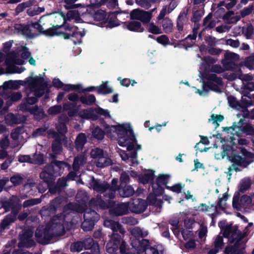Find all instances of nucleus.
I'll use <instances>...</instances> for the list:
<instances>
[{"label": "nucleus", "mask_w": 254, "mask_h": 254, "mask_svg": "<svg viewBox=\"0 0 254 254\" xmlns=\"http://www.w3.org/2000/svg\"><path fill=\"white\" fill-rule=\"evenodd\" d=\"M111 130L116 131L118 137V143L121 146H126L128 151L132 150L136 145L137 150L141 149L140 145L136 144V139L129 124L119 125L109 127Z\"/></svg>", "instance_id": "nucleus-1"}, {"label": "nucleus", "mask_w": 254, "mask_h": 254, "mask_svg": "<svg viewBox=\"0 0 254 254\" xmlns=\"http://www.w3.org/2000/svg\"><path fill=\"white\" fill-rule=\"evenodd\" d=\"M223 236L228 239L230 243H234L232 247H227L225 249L226 254H244L245 243L242 240L243 235L238 230L236 226H228L224 230Z\"/></svg>", "instance_id": "nucleus-2"}, {"label": "nucleus", "mask_w": 254, "mask_h": 254, "mask_svg": "<svg viewBox=\"0 0 254 254\" xmlns=\"http://www.w3.org/2000/svg\"><path fill=\"white\" fill-rule=\"evenodd\" d=\"M25 82L27 84L26 102L30 105L34 104L37 101V97L41 96L44 93L47 85L40 74L27 78Z\"/></svg>", "instance_id": "nucleus-3"}, {"label": "nucleus", "mask_w": 254, "mask_h": 254, "mask_svg": "<svg viewBox=\"0 0 254 254\" xmlns=\"http://www.w3.org/2000/svg\"><path fill=\"white\" fill-rule=\"evenodd\" d=\"M240 149L241 155L233 154L228 157L229 160L233 163L229 167V171L227 172L230 177L231 175V171L233 170L237 171L239 170V167L245 168L254 161V154L249 152L244 148H240Z\"/></svg>", "instance_id": "nucleus-4"}, {"label": "nucleus", "mask_w": 254, "mask_h": 254, "mask_svg": "<svg viewBox=\"0 0 254 254\" xmlns=\"http://www.w3.org/2000/svg\"><path fill=\"white\" fill-rule=\"evenodd\" d=\"M42 24L39 21L38 23H32L28 25H16L15 29L17 32L30 38H33L38 35V32H42L43 29Z\"/></svg>", "instance_id": "nucleus-5"}, {"label": "nucleus", "mask_w": 254, "mask_h": 254, "mask_svg": "<svg viewBox=\"0 0 254 254\" xmlns=\"http://www.w3.org/2000/svg\"><path fill=\"white\" fill-rule=\"evenodd\" d=\"M226 131L233 135L242 136L244 133L252 135L254 133V129L250 125H246L243 127V123L241 120L237 124L235 123L232 127H227Z\"/></svg>", "instance_id": "nucleus-6"}, {"label": "nucleus", "mask_w": 254, "mask_h": 254, "mask_svg": "<svg viewBox=\"0 0 254 254\" xmlns=\"http://www.w3.org/2000/svg\"><path fill=\"white\" fill-rule=\"evenodd\" d=\"M93 190L100 193H105V196L108 195L110 199L115 197V190L113 189H109V186L105 182H102L98 180H93L90 184Z\"/></svg>", "instance_id": "nucleus-7"}, {"label": "nucleus", "mask_w": 254, "mask_h": 254, "mask_svg": "<svg viewBox=\"0 0 254 254\" xmlns=\"http://www.w3.org/2000/svg\"><path fill=\"white\" fill-rule=\"evenodd\" d=\"M45 20H54V23H50L49 25L60 27L61 25H59V24H64L65 21V17L63 15L59 13L50 14L49 15H44L41 17L39 20V22L44 25L45 24L44 23Z\"/></svg>", "instance_id": "nucleus-8"}, {"label": "nucleus", "mask_w": 254, "mask_h": 254, "mask_svg": "<svg viewBox=\"0 0 254 254\" xmlns=\"http://www.w3.org/2000/svg\"><path fill=\"white\" fill-rule=\"evenodd\" d=\"M253 205L252 198L248 195L242 196L239 200V197L235 195L233 199V206L237 210H241L242 208L250 207Z\"/></svg>", "instance_id": "nucleus-9"}, {"label": "nucleus", "mask_w": 254, "mask_h": 254, "mask_svg": "<svg viewBox=\"0 0 254 254\" xmlns=\"http://www.w3.org/2000/svg\"><path fill=\"white\" fill-rule=\"evenodd\" d=\"M130 15L132 19L139 20L143 23H147L151 19L152 13L136 9L131 12Z\"/></svg>", "instance_id": "nucleus-10"}, {"label": "nucleus", "mask_w": 254, "mask_h": 254, "mask_svg": "<svg viewBox=\"0 0 254 254\" xmlns=\"http://www.w3.org/2000/svg\"><path fill=\"white\" fill-rule=\"evenodd\" d=\"M52 233L51 230L42 229L40 228L37 229L35 236L37 237V241L44 244H48L52 238Z\"/></svg>", "instance_id": "nucleus-11"}, {"label": "nucleus", "mask_w": 254, "mask_h": 254, "mask_svg": "<svg viewBox=\"0 0 254 254\" xmlns=\"http://www.w3.org/2000/svg\"><path fill=\"white\" fill-rule=\"evenodd\" d=\"M118 152L122 160L128 163L129 165L133 166L138 164L136 151H133L129 156H128V154L126 153L125 151L122 150L121 149H119Z\"/></svg>", "instance_id": "nucleus-12"}, {"label": "nucleus", "mask_w": 254, "mask_h": 254, "mask_svg": "<svg viewBox=\"0 0 254 254\" xmlns=\"http://www.w3.org/2000/svg\"><path fill=\"white\" fill-rule=\"evenodd\" d=\"M11 137L16 143H20L24 142L27 134L22 127H17L12 131Z\"/></svg>", "instance_id": "nucleus-13"}, {"label": "nucleus", "mask_w": 254, "mask_h": 254, "mask_svg": "<svg viewBox=\"0 0 254 254\" xmlns=\"http://www.w3.org/2000/svg\"><path fill=\"white\" fill-rule=\"evenodd\" d=\"M107 16L108 15L105 11L99 10L94 15V19L98 22L97 25L100 26H105L107 22Z\"/></svg>", "instance_id": "nucleus-14"}, {"label": "nucleus", "mask_w": 254, "mask_h": 254, "mask_svg": "<svg viewBox=\"0 0 254 254\" xmlns=\"http://www.w3.org/2000/svg\"><path fill=\"white\" fill-rule=\"evenodd\" d=\"M36 159L33 160L29 155H21L19 156L18 161L20 162H30L31 163L42 164L44 162V156L42 155H38L35 157Z\"/></svg>", "instance_id": "nucleus-15"}, {"label": "nucleus", "mask_w": 254, "mask_h": 254, "mask_svg": "<svg viewBox=\"0 0 254 254\" xmlns=\"http://www.w3.org/2000/svg\"><path fill=\"white\" fill-rule=\"evenodd\" d=\"M84 246L85 249H91V252L92 254H100V250L97 244L94 243L92 239L88 238L84 242Z\"/></svg>", "instance_id": "nucleus-16"}, {"label": "nucleus", "mask_w": 254, "mask_h": 254, "mask_svg": "<svg viewBox=\"0 0 254 254\" xmlns=\"http://www.w3.org/2000/svg\"><path fill=\"white\" fill-rule=\"evenodd\" d=\"M48 135L54 138H56L57 134L53 130H49L47 131ZM62 146L60 141L56 138L55 141L53 143L52 149L53 152L56 154H59L62 151Z\"/></svg>", "instance_id": "nucleus-17"}, {"label": "nucleus", "mask_w": 254, "mask_h": 254, "mask_svg": "<svg viewBox=\"0 0 254 254\" xmlns=\"http://www.w3.org/2000/svg\"><path fill=\"white\" fill-rule=\"evenodd\" d=\"M104 225L106 227L110 228L114 232L119 231L121 233H124L125 231L121 227V225L117 222L112 220H106L104 221Z\"/></svg>", "instance_id": "nucleus-18"}, {"label": "nucleus", "mask_w": 254, "mask_h": 254, "mask_svg": "<svg viewBox=\"0 0 254 254\" xmlns=\"http://www.w3.org/2000/svg\"><path fill=\"white\" fill-rule=\"evenodd\" d=\"M110 211L117 215H122L128 212V206L125 203L117 204L114 208H112Z\"/></svg>", "instance_id": "nucleus-19"}, {"label": "nucleus", "mask_w": 254, "mask_h": 254, "mask_svg": "<svg viewBox=\"0 0 254 254\" xmlns=\"http://www.w3.org/2000/svg\"><path fill=\"white\" fill-rule=\"evenodd\" d=\"M112 239H115L114 244L113 245L112 242L109 243L107 245V250L109 253H112L118 248V245L120 241V237L117 234L113 233L112 235Z\"/></svg>", "instance_id": "nucleus-20"}, {"label": "nucleus", "mask_w": 254, "mask_h": 254, "mask_svg": "<svg viewBox=\"0 0 254 254\" xmlns=\"http://www.w3.org/2000/svg\"><path fill=\"white\" fill-rule=\"evenodd\" d=\"M120 25V22L117 19L115 13H111L108 14L107 22L105 26L108 27H114Z\"/></svg>", "instance_id": "nucleus-21"}, {"label": "nucleus", "mask_w": 254, "mask_h": 254, "mask_svg": "<svg viewBox=\"0 0 254 254\" xmlns=\"http://www.w3.org/2000/svg\"><path fill=\"white\" fill-rule=\"evenodd\" d=\"M134 189L130 186L125 185L119 190L120 195L122 197H129L134 193Z\"/></svg>", "instance_id": "nucleus-22"}, {"label": "nucleus", "mask_w": 254, "mask_h": 254, "mask_svg": "<svg viewBox=\"0 0 254 254\" xmlns=\"http://www.w3.org/2000/svg\"><path fill=\"white\" fill-rule=\"evenodd\" d=\"M85 220L93 222L94 223L99 219L98 214L93 210L86 211L84 214Z\"/></svg>", "instance_id": "nucleus-23"}, {"label": "nucleus", "mask_w": 254, "mask_h": 254, "mask_svg": "<svg viewBox=\"0 0 254 254\" xmlns=\"http://www.w3.org/2000/svg\"><path fill=\"white\" fill-rule=\"evenodd\" d=\"M154 176V172L152 171H148L145 173L144 175L139 177V181L143 184L151 182Z\"/></svg>", "instance_id": "nucleus-24"}, {"label": "nucleus", "mask_w": 254, "mask_h": 254, "mask_svg": "<svg viewBox=\"0 0 254 254\" xmlns=\"http://www.w3.org/2000/svg\"><path fill=\"white\" fill-rule=\"evenodd\" d=\"M146 207V204L143 200H138L134 203L133 212L136 213L144 211Z\"/></svg>", "instance_id": "nucleus-25"}, {"label": "nucleus", "mask_w": 254, "mask_h": 254, "mask_svg": "<svg viewBox=\"0 0 254 254\" xmlns=\"http://www.w3.org/2000/svg\"><path fill=\"white\" fill-rule=\"evenodd\" d=\"M96 164L98 167L102 168L111 165L112 164V160L104 156L103 153L97 159Z\"/></svg>", "instance_id": "nucleus-26"}, {"label": "nucleus", "mask_w": 254, "mask_h": 254, "mask_svg": "<svg viewBox=\"0 0 254 254\" xmlns=\"http://www.w3.org/2000/svg\"><path fill=\"white\" fill-rule=\"evenodd\" d=\"M20 82H22L21 81H14V80H9L5 81L3 83L2 87L3 89H18L20 86Z\"/></svg>", "instance_id": "nucleus-27"}, {"label": "nucleus", "mask_w": 254, "mask_h": 254, "mask_svg": "<svg viewBox=\"0 0 254 254\" xmlns=\"http://www.w3.org/2000/svg\"><path fill=\"white\" fill-rule=\"evenodd\" d=\"M127 28L130 31L141 32L144 29L141 27V23L138 21H131L128 23Z\"/></svg>", "instance_id": "nucleus-28"}, {"label": "nucleus", "mask_w": 254, "mask_h": 254, "mask_svg": "<svg viewBox=\"0 0 254 254\" xmlns=\"http://www.w3.org/2000/svg\"><path fill=\"white\" fill-rule=\"evenodd\" d=\"M86 142V137L84 133H80L75 141L76 147L78 150H81Z\"/></svg>", "instance_id": "nucleus-29"}, {"label": "nucleus", "mask_w": 254, "mask_h": 254, "mask_svg": "<svg viewBox=\"0 0 254 254\" xmlns=\"http://www.w3.org/2000/svg\"><path fill=\"white\" fill-rule=\"evenodd\" d=\"M86 162V159L83 155L77 156L74 159L73 164V168L75 171H77L79 166L84 164Z\"/></svg>", "instance_id": "nucleus-30"}, {"label": "nucleus", "mask_w": 254, "mask_h": 254, "mask_svg": "<svg viewBox=\"0 0 254 254\" xmlns=\"http://www.w3.org/2000/svg\"><path fill=\"white\" fill-rule=\"evenodd\" d=\"M131 234L136 238L140 237H144L148 235V232L146 231L143 230L140 228L135 227L130 231Z\"/></svg>", "instance_id": "nucleus-31"}, {"label": "nucleus", "mask_w": 254, "mask_h": 254, "mask_svg": "<svg viewBox=\"0 0 254 254\" xmlns=\"http://www.w3.org/2000/svg\"><path fill=\"white\" fill-rule=\"evenodd\" d=\"M16 219V214H11L6 216L1 222V227L5 229L11 223L13 222Z\"/></svg>", "instance_id": "nucleus-32"}, {"label": "nucleus", "mask_w": 254, "mask_h": 254, "mask_svg": "<svg viewBox=\"0 0 254 254\" xmlns=\"http://www.w3.org/2000/svg\"><path fill=\"white\" fill-rule=\"evenodd\" d=\"M173 25L172 21L168 18L163 19L162 21L163 29L166 33H169L172 31Z\"/></svg>", "instance_id": "nucleus-33"}, {"label": "nucleus", "mask_w": 254, "mask_h": 254, "mask_svg": "<svg viewBox=\"0 0 254 254\" xmlns=\"http://www.w3.org/2000/svg\"><path fill=\"white\" fill-rule=\"evenodd\" d=\"M66 18L69 20H74L76 22H79L80 20L79 14L75 10L69 11L66 14Z\"/></svg>", "instance_id": "nucleus-34"}, {"label": "nucleus", "mask_w": 254, "mask_h": 254, "mask_svg": "<svg viewBox=\"0 0 254 254\" xmlns=\"http://www.w3.org/2000/svg\"><path fill=\"white\" fill-rule=\"evenodd\" d=\"M107 82H103L102 85L97 87L98 92L101 94H109L113 92L112 89L108 86L107 85Z\"/></svg>", "instance_id": "nucleus-35"}, {"label": "nucleus", "mask_w": 254, "mask_h": 254, "mask_svg": "<svg viewBox=\"0 0 254 254\" xmlns=\"http://www.w3.org/2000/svg\"><path fill=\"white\" fill-rule=\"evenodd\" d=\"M92 110H83L79 112L78 115L83 119H95V117L93 116L92 114Z\"/></svg>", "instance_id": "nucleus-36"}, {"label": "nucleus", "mask_w": 254, "mask_h": 254, "mask_svg": "<svg viewBox=\"0 0 254 254\" xmlns=\"http://www.w3.org/2000/svg\"><path fill=\"white\" fill-rule=\"evenodd\" d=\"M170 177L168 174H160L156 179V183L159 185H164L167 183Z\"/></svg>", "instance_id": "nucleus-37"}, {"label": "nucleus", "mask_w": 254, "mask_h": 254, "mask_svg": "<svg viewBox=\"0 0 254 254\" xmlns=\"http://www.w3.org/2000/svg\"><path fill=\"white\" fill-rule=\"evenodd\" d=\"M81 102L84 104L91 105L95 101V97L93 95L82 96L80 99Z\"/></svg>", "instance_id": "nucleus-38"}, {"label": "nucleus", "mask_w": 254, "mask_h": 254, "mask_svg": "<svg viewBox=\"0 0 254 254\" xmlns=\"http://www.w3.org/2000/svg\"><path fill=\"white\" fill-rule=\"evenodd\" d=\"M72 37H75L78 39V43L81 42V38L83 37L85 32L84 31H78V28H73V32L72 34H70Z\"/></svg>", "instance_id": "nucleus-39"}, {"label": "nucleus", "mask_w": 254, "mask_h": 254, "mask_svg": "<svg viewBox=\"0 0 254 254\" xmlns=\"http://www.w3.org/2000/svg\"><path fill=\"white\" fill-rule=\"evenodd\" d=\"M92 135L94 138L101 140L104 137V133L100 128L96 127L92 131Z\"/></svg>", "instance_id": "nucleus-40"}, {"label": "nucleus", "mask_w": 254, "mask_h": 254, "mask_svg": "<svg viewBox=\"0 0 254 254\" xmlns=\"http://www.w3.org/2000/svg\"><path fill=\"white\" fill-rule=\"evenodd\" d=\"M64 167L69 168V165L63 162L56 161L53 163L52 165L48 166L46 168H54L56 170L57 168H64Z\"/></svg>", "instance_id": "nucleus-41"}, {"label": "nucleus", "mask_w": 254, "mask_h": 254, "mask_svg": "<svg viewBox=\"0 0 254 254\" xmlns=\"http://www.w3.org/2000/svg\"><path fill=\"white\" fill-rule=\"evenodd\" d=\"M91 204H94L96 205H99L100 207H103V208L112 207L113 206L114 202L112 201H110L109 203L105 204L104 202H102L101 200H98L96 202H95L94 199H92L91 200Z\"/></svg>", "instance_id": "nucleus-42"}, {"label": "nucleus", "mask_w": 254, "mask_h": 254, "mask_svg": "<svg viewBox=\"0 0 254 254\" xmlns=\"http://www.w3.org/2000/svg\"><path fill=\"white\" fill-rule=\"evenodd\" d=\"M44 10V8L43 7H34L28 9L27 10V13L30 16H33L42 12Z\"/></svg>", "instance_id": "nucleus-43"}, {"label": "nucleus", "mask_w": 254, "mask_h": 254, "mask_svg": "<svg viewBox=\"0 0 254 254\" xmlns=\"http://www.w3.org/2000/svg\"><path fill=\"white\" fill-rule=\"evenodd\" d=\"M211 18V15H207L203 20V24L206 28H212L215 26L216 23L214 21H210Z\"/></svg>", "instance_id": "nucleus-44"}, {"label": "nucleus", "mask_w": 254, "mask_h": 254, "mask_svg": "<svg viewBox=\"0 0 254 254\" xmlns=\"http://www.w3.org/2000/svg\"><path fill=\"white\" fill-rule=\"evenodd\" d=\"M152 190L153 193L156 196L161 195L164 192V189L162 187V185H159L157 183L156 184H153L152 185Z\"/></svg>", "instance_id": "nucleus-45"}, {"label": "nucleus", "mask_w": 254, "mask_h": 254, "mask_svg": "<svg viewBox=\"0 0 254 254\" xmlns=\"http://www.w3.org/2000/svg\"><path fill=\"white\" fill-rule=\"evenodd\" d=\"M148 29L150 32L154 34H159L162 33L161 29L155 25L153 23H150L148 25Z\"/></svg>", "instance_id": "nucleus-46"}, {"label": "nucleus", "mask_w": 254, "mask_h": 254, "mask_svg": "<svg viewBox=\"0 0 254 254\" xmlns=\"http://www.w3.org/2000/svg\"><path fill=\"white\" fill-rule=\"evenodd\" d=\"M5 121L6 123L8 125L17 124L18 123L14 115L11 113H9L6 116Z\"/></svg>", "instance_id": "nucleus-47"}, {"label": "nucleus", "mask_w": 254, "mask_h": 254, "mask_svg": "<svg viewBox=\"0 0 254 254\" xmlns=\"http://www.w3.org/2000/svg\"><path fill=\"white\" fill-rule=\"evenodd\" d=\"M84 247V244L82 242H78L75 243L71 246L70 250L73 252H80Z\"/></svg>", "instance_id": "nucleus-48"}, {"label": "nucleus", "mask_w": 254, "mask_h": 254, "mask_svg": "<svg viewBox=\"0 0 254 254\" xmlns=\"http://www.w3.org/2000/svg\"><path fill=\"white\" fill-rule=\"evenodd\" d=\"M23 180V179L21 176L16 175L11 177L10 182L14 186H17L22 183Z\"/></svg>", "instance_id": "nucleus-49"}, {"label": "nucleus", "mask_w": 254, "mask_h": 254, "mask_svg": "<svg viewBox=\"0 0 254 254\" xmlns=\"http://www.w3.org/2000/svg\"><path fill=\"white\" fill-rule=\"evenodd\" d=\"M94 224L95 223L93 222H90L84 219V222L82 224V228L84 231H90L93 228Z\"/></svg>", "instance_id": "nucleus-50"}, {"label": "nucleus", "mask_w": 254, "mask_h": 254, "mask_svg": "<svg viewBox=\"0 0 254 254\" xmlns=\"http://www.w3.org/2000/svg\"><path fill=\"white\" fill-rule=\"evenodd\" d=\"M245 65L250 69L254 68V55L250 56L246 59Z\"/></svg>", "instance_id": "nucleus-51"}, {"label": "nucleus", "mask_w": 254, "mask_h": 254, "mask_svg": "<svg viewBox=\"0 0 254 254\" xmlns=\"http://www.w3.org/2000/svg\"><path fill=\"white\" fill-rule=\"evenodd\" d=\"M228 102L230 106L232 108L236 109L237 110H240L241 109V105L235 98L229 97Z\"/></svg>", "instance_id": "nucleus-52"}, {"label": "nucleus", "mask_w": 254, "mask_h": 254, "mask_svg": "<svg viewBox=\"0 0 254 254\" xmlns=\"http://www.w3.org/2000/svg\"><path fill=\"white\" fill-rule=\"evenodd\" d=\"M62 109V107L60 105H56L51 107L48 110V113L51 115H56L60 113Z\"/></svg>", "instance_id": "nucleus-53"}, {"label": "nucleus", "mask_w": 254, "mask_h": 254, "mask_svg": "<svg viewBox=\"0 0 254 254\" xmlns=\"http://www.w3.org/2000/svg\"><path fill=\"white\" fill-rule=\"evenodd\" d=\"M184 187V185H182L181 184H177L172 187L167 186V189L173 192L179 193Z\"/></svg>", "instance_id": "nucleus-54"}, {"label": "nucleus", "mask_w": 254, "mask_h": 254, "mask_svg": "<svg viewBox=\"0 0 254 254\" xmlns=\"http://www.w3.org/2000/svg\"><path fill=\"white\" fill-rule=\"evenodd\" d=\"M156 41L158 43L164 45L166 46L169 44V40L168 37L166 35H161L157 38Z\"/></svg>", "instance_id": "nucleus-55"}, {"label": "nucleus", "mask_w": 254, "mask_h": 254, "mask_svg": "<svg viewBox=\"0 0 254 254\" xmlns=\"http://www.w3.org/2000/svg\"><path fill=\"white\" fill-rule=\"evenodd\" d=\"M44 23H45L44 25H43V24H41V25L42 26V28H43V29L42 31V32H44L45 31V29H47V30L46 31V34L48 35H53L54 34V31L52 30L48 29V27L50 26L49 25L50 23H52V21L45 20Z\"/></svg>", "instance_id": "nucleus-56"}, {"label": "nucleus", "mask_w": 254, "mask_h": 254, "mask_svg": "<svg viewBox=\"0 0 254 254\" xmlns=\"http://www.w3.org/2000/svg\"><path fill=\"white\" fill-rule=\"evenodd\" d=\"M41 200L39 198L31 199L25 201L23 203V206L26 207L39 203Z\"/></svg>", "instance_id": "nucleus-57"}, {"label": "nucleus", "mask_w": 254, "mask_h": 254, "mask_svg": "<svg viewBox=\"0 0 254 254\" xmlns=\"http://www.w3.org/2000/svg\"><path fill=\"white\" fill-rule=\"evenodd\" d=\"M103 153L102 149L96 148L91 150L90 155L92 158L98 159Z\"/></svg>", "instance_id": "nucleus-58"}, {"label": "nucleus", "mask_w": 254, "mask_h": 254, "mask_svg": "<svg viewBox=\"0 0 254 254\" xmlns=\"http://www.w3.org/2000/svg\"><path fill=\"white\" fill-rule=\"evenodd\" d=\"M22 97V94L20 92H13L8 97L10 100L12 102H16L20 99Z\"/></svg>", "instance_id": "nucleus-59"}, {"label": "nucleus", "mask_w": 254, "mask_h": 254, "mask_svg": "<svg viewBox=\"0 0 254 254\" xmlns=\"http://www.w3.org/2000/svg\"><path fill=\"white\" fill-rule=\"evenodd\" d=\"M58 131L61 134H64L67 132V127L64 123L61 122L60 120L59 125L57 126Z\"/></svg>", "instance_id": "nucleus-60"}, {"label": "nucleus", "mask_w": 254, "mask_h": 254, "mask_svg": "<svg viewBox=\"0 0 254 254\" xmlns=\"http://www.w3.org/2000/svg\"><path fill=\"white\" fill-rule=\"evenodd\" d=\"M224 119V117L221 115H212L211 117V119L209 120V121L211 120L212 123L215 124H217L218 122H221Z\"/></svg>", "instance_id": "nucleus-61"}, {"label": "nucleus", "mask_w": 254, "mask_h": 254, "mask_svg": "<svg viewBox=\"0 0 254 254\" xmlns=\"http://www.w3.org/2000/svg\"><path fill=\"white\" fill-rule=\"evenodd\" d=\"M228 197V195L225 194L223 195V197L220 198L218 202V205L221 208L224 209L225 208Z\"/></svg>", "instance_id": "nucleus-62"}, {"label": "nucleus", "mask_w": 254, "mask_h": 254, "mask_svg": "<svg viewBox=\"0 0 254 254\" xmlns=\"http://www.w3.org/2000/svg\"><path fill=\"white\" fill-rule=\"evenodd\" d=\"M129 180V176L126 173H123L121 174V178H120V181L121 182V187H123L125 184L127 183Z\"/></svg>", "instance_id": "nucleus-63"}, {"label": "nucleus", "mask_w": 254, "mask_h": 254, "mask_svg": "<svg viewBox=\"0 0 254 254\" xmlns=\"http://www.w3.org/2000/svg\"><path fill=\"white\" fill-rule=\"evenodd\" d=\"M226 43L228 45H230L233 48H237L240 45V42L238 40H235L231 39H228Z\"/></svg>", "instance_id": "nucleus-64"}]
</instances>
